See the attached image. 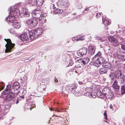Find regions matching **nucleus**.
<instances>
[{"label": "nucleus", "instance_id": "37998d69", "mask_svg": "<svg viewBox=\"0 0 125 125\" xmlns=\"http://www.w3.org/2000/svg\"><path fill=\"white\" fill-rule=\"evenodd\" d=\"M63 11L62 10L58 9V14H61L63 12Z\"/></svg>", "mask_w": 125, "mask_h": 125}, {"label": "nucleus", "instance_id": "c03bdc74", "mask_svg": "<svg viewBox=\"0 0 125 125\" xmlns=\"http://www.w3.org/2000/svg\"><path fill=\"white\" fill-rule=\"evenodd\" d=\"M9 31L10 32L11 34H14L15 33V32L13 29H10L9 30Z\"/></svg>", "mask_w": 125, "mask_h": 125}, {"label": "nucleus", "instance_id": "f8f14e48", "mask_svg": "<svg viewBox=\"0 0 125 125\" xmlns=\"http://www.w3.org/2000/svg\"><path fill=\"white\" fill-rule=\"evenodd\" d=\"M26 92V91L25 89L24 88L21 89L17 94V96H19L17 99H20V100L24 99V95Z\"/></svg>", "mask_w": 125, "mask_h": 125}, {"label": "nucleus", "instance_id": "6ab92c4d", "mask_svg": "<svg viewBox=\"0 0 125 125\" xmlns=\"http://www.w3.org/2000/svg\"><path fill=\"white\" fill-rule=\"evenodd\" d=\"M118 58L121 59L122 60H125V52H123L120 53V54H118L117 56Z\"/></svg>", "mask_w": 125, "mask_h": 125}, {"label": "nucleus", "instance_id": "a211bd4d", "mask_svg": "<svg viewBox=\"0 0 125 125\" xmlns=\"http://www.w3.org/2000/svg\"><path fill=\"white\" fill-rule=\"evenodd\" d=\"M20 85L17 82H16L14 83L13 85V87L14 90H17L20 88Z\"/></svg>", "mask_w": 125, "mask_h": 125}, {"label": "nucleus", "instance_id": "79ce46f5", "mask_svg": "<svg viewBox=\"0 0 125 125\" xmlns=\"http://www.w3.org/2000/svg\"><path fill=\"white\" fill-rule=\"evenodd\" d=\"M32 1V0H27L26 1V4L30 5Z\"/></svg>", "mask_w": 125, "mask_h": 125}, {"label": "nucleus", "instance_id": "ddd939ff", "mask_svg": "<svg viewBox=\"0 0 125 125\" xmlns=\"http://www.w3.org/2000/svg\"><path fill=\"white\" fill-rule=\"evenodd\" d=\"M87 52V49L85 47H83L78 51L77 52V54L78 56L81 57L83 55H86Z\"/></svg>", "mask_w": 125, "mask_h": 125}, {"label": "nucleus", "instance_id": "338daca9", "mask_svg": "<svg viewBox=\"0 0 125 125\" xmlns=\"http://www.w3.org/2000/svg\"><path fill=\"white\" fill-rule=\"evenodd\" d=\"M21 53V52H17L16 54H17L19 55Z\"/></svg>", "mask_w": 125, "mask_h": 125}, {"label": "nucleus", "instance_id": "bb28decb", "mask_svg": "<svg viewBox=\"0 0 125 125\" xmlns=\"http://www.w3.org/2000/svg\"><path fill=\"white\" fill-rule=\"evenodd\" d=\"M107 71V69L106 68L104 67L100 68L99 70V73L101 74L106 73Z\"/></svg>", "mask_w": 125, "mask_h": 125}, {"label": "nucleus", "instance_id": "bf43d9fd", "mask_svg": "<svg viewBox=\"0 0 125 125\" xmlns=\"http://www.w3.org/2000/svg\"><path fill=\"white\" fill-rule=\"evenodd\" d=\"M52 8L53 9H54L55 8H56L55 7L54 4H52Z\"/></svg>", "mask_w": 125, "mask_h": 125}, {"label": "nucleus", "instance_id": "e433bc0d", "mask_svg": "<svg viewBox=\"0 0 125 125\" xmlns=\"http://www.w3.org/2000/svg\"><path fill=\"white\" fill-rule=\"evenodd\" d=\"M103 22L105 26H108L109 25V21L106 20H104V21H103Z\"/></svg>", "mask_w": 125, "mask_h": 125}, {"label": "nucleus", "instance_id": "9b49d317", "mask_svg": "<svg viewBox=\"0 0 125 125\" xmlns=\"http://www.w3.org/2000/svg\"><path fill=\"white\" fill-rule=\"evenodd\" d=\"M18 15H14L10 14V15L7 17H6L5 20L9 23H13V21H15L16 19V18Z\"/></svg>", "mask_w": 125, "mask_h": 125}, {"label": "nucleus", "instance_id": "680f3d73", "mask_svg": "<svg viewBox=\"0 0 125 125\" xmlns=\"http://www.w3.org/2000/svg\"><path fill=\"white\" fill-rule=\"evenodd\" d=\"M78 83H79V84H80V85H81L83 83L82 82L79 81L78 82Z\"/></svg>", "mask_w": 125, "mask_h": 125}, {"label": "nucleus", "instance_id": "e2e57ef3", "mask_svg": "<svg viewBox=\"0 0 125 125\" xmlns=\"http://www.w3.org/2000/svg\"><path fill=\"white\" fill-rule=\"evenodd\" d=\"M54 82L56 83H57L58 82V80L57 79H55L54 80Z\"/></svg>", "mask_w": 125, "mask_h": 125}, {"label": "nucleus", "instance_id": "0e129e2a", "mask_svg": "<svg viewBox=\"0 0 125 125\" xmlns=\"http://www.w3.org/2000/svg\"><path fill=\"white\" fill-rule=\"evenodd\" d=\"M76 38H75L74 37H73V38L72 39V41H74L75 40H76Z\"/></svg>", "mask_w": 125, "mask_h": 125}, {"label": "nucleus", "instance_id": "a18cd8bd", "mask_svg": "<svg viewBox=\"0 0 125 125\" xmlns=\"http://www.w3.org/2000/svg\"><path fill=\"white\" fill-rule=\"evenodd\" d=\"M35 4V0H32V1L31 2V4H30V5L31 6H32Z\"/></svg>", "mask_w": 125, "mask_h": 125}, {"label": "nucleus", "instance_id": "2eb2a0df", "mask_svg": "<svg viewBox=\"0 0 125 125\" xmlns=\"http://www.w3.org/2000/svg\"><path fill=\"white\" fill-rule=\"evenodd\" d=\"M88 53L91 55L94 54L95 52V47L93 46H90L89 47Z\"/></svg>", "mask_w": 125, "mask_h": 125}, {"label": "nucleus", "instance_id": "4c0bfd02", "mask_svg": "<svg viewBox=\"0 0 125 125\" xmlns=\"http://www.w3.org/2000/svg\"><path fill=\"white\" fill-rule=\"evenodd\" d=\"M84 39V36H83L81 37H80L78 38H76V41H78L79 40H83Z\"/></svg>", "mask_w": 125, "mask_h": 125}, {"label": "nucleus", "instance_id": "0eeeda50", "mask_svg": "<svg viewBox=\"0 0 125 125\" xmlns=\"http://www.w3.org/2000/svg\"><path fill=\"white\" fill-rule=\"evenodd\" d=\"M38 22V20L35 18H31L28 19L26 21V23L30 28H33L37 24Z\"/></svg>", "mask_w": 125, "mask_h": 125}, {"label": "nucleus", "instance_id": "f03ea898", "mask_svg": "<svg viewBox=\"0 0 125 125\" xmlns=\"http://www.w3.org/2000/svg\"><path fill=\"white\" fill-rule=\"evenodd\" d=\"M15 99L14 93L12 92H10L5 97L4 102L12 104L15 103L16 100Z\"/></svg>", "mask_w": 125, "mask_h": 125}, {"label": "nucleus", "instance_id": "2f4dec72", "mask_svg": "<svg viewBox=\"0 0 125 125\" xmlns=\"http://www.w3.org/2000/svg\"><path fill=\"white\" fill-rule=\"evenodd\" d=\"M88 96H89V97L92 98H94L96 97V96L95 94H94V93H90V94H87Z\"/></svg>", "mask_w": 125, "mask_h": 125}, {"label": "nucleus", "instance_id": "09e8293b", "mask_svg": "<svg viewBox=\"0 0 125 125\" xmlns=\"http://www.w3.org/2000/svg\"><path fill=\"white\" fill-rule=\"evenodd\" d=\"M58 9H57L53 11V13L54 14H58Z\"/></svg>", "mask_w": 125, "mask_h": 125}, {"label": "nucleus", "instance_id": "7c9ffc66", "mask_svg": "<svg viewBox=\"0 0 125 125\" xmlns=\"http://www.w3.org/2000/svg\"><path fill=\"white\" fill-rule=\"evenodd\" d=\"M121 94H125V85H123L121 86Z\"/></svg>", "mask_w": 125, "mask_h": 125}, {"label": "nucleus", "instance_id": "3c124183", "mask_svg": "<svg viewBox=\"0 0 125 125\" xmlns=\"http://www.w3.org/2000/svg\"><path fill=\"white\" fill-rule=\"evenodd\" d=\"M121 45L122 49L125 51V45L121 44Z\"/></svg>", "mask_w": 125, "mask_h": 125}, {"label": "nucleus", "instance_id": "aec40b11", "mask_svg": "<svg viewBox=\"0 0 125 125\" xmlns=\"http://www.w3.org/2000/svg\"><path fill=\"white\" fill-rule=\"evenodd\" d=\"M76 63L75 66L77 68L81 67V66L83 65L81 59L77 60L76 62Z\"/></svg>", "mask_w": 125, "mask_h": 125}, {"label": "nucleus", "instance_id": "8fccbe9b", "mask_svg": "<svg viewBox=\"0 0 125 125\" xmlns=\"http://www.w3.org/2000/svg\"><path fill=\"white\" fill-rule=\"evenodd\" d=\"M82 7V6L81 4H79L77 6V8L78 9H80Z\"/></svg>", "mask_w": 125, "mask_h": 125}, {"label": "nucleus", "instance_id": "20e7f679", "mask_svg": "<svg viewBox=\"0 0 125 125\" xmlns=\"http://www.w3.org/2000/svg\"><path fill=\"white\" fill-rule=\"evenodd\" d=\"M93 60L94 61L91 62L90 63V64L98 67L99 65L104 62L105 59L102 57L99 56L98 57H93Z\"/></svg>", "mask_w": 125, "mask_h": 125}, {"label": "nucleus", "instance_id": "dca6fc26", "mask_svg": "<svg viewBox=\"0 0 125 125\" xmlns=\"http://www.w3.org/2000/svg\"><path fill=\"white\" fill-rule=\"evenodd\" d=\"M46 86L44 84H42L41 85L38 86L37 90L39 92H42L43 91H45Z\"/></svg>", "mask_w": 125, "mask_h": 125}, {"label": "nucleus", "instance_id": "052dcab7", "mask_svg": "<svg viewBox=\"0 0 125 125\" xmlns=\"http://www.w3.org/2000/svg\"><path fill=\"white\" fill-rule=\"evenodd\" d=\"M89 10V9L88 8H86L85 9V10H84L83 11V12H84L85 11H88Z\"/></svg>", "mask_w": 125, "mask_h": 125}, {"label": "nucleus", "instance_id": "412c9836", "mask_svg": "<svg viewBox=\"0 0 125 125\" xmlns=\"http://www.w3.org/2000/svg\"><path fill=\"white\" fill-rule=\"evenodd\" d=\"M81 59L83 65L87 64L89 61V59L88 57L82 58Z\"/></svg>", "mask_w": 125, "mask_h": 125}, {"label": "nucleus", "instance_id": "a19ab883", "mask_svg": "<svg viewBox=\"0 0 125 125\" xmlns=\"http://www.w3.org/2000/svg\"><path fill=\"white\" fill-rule=\"evenodd\" d=\"M4 110L5 111L7 109H8L10 108L9 106L8 105H7L4 106Z\"/></svg>", "mask_w": 125, "mask_h": 125}, {"label": "nucleus", "instance_id": "5701e85b", "mask_svg": "<svg viewBox=\"0 0 125 125\" xmlns=\"http://www.w3.org/2000/svg\"><path fill=\"white\" fill-rule=\"evenodd\" d=\"M93 87L92 86L91 87H87L85 89V91L86 92V96H88V94H90L91 93L93 90Z\"/></svg>", "mask_w": 125, "mask_h": 125}, {"label": "nucleus", "instance_id": "9d476101", "mask_svg": "<svg viewBox=\"0 0 125 125\" xmlns=\"http://www.w3.org/2000/svg\"><path fill=\"white\" fill-rule=\"evenodd\" d=\"M20 14L23 17L27 18L29 17L30 16V13L28 10L26 8L22 7L21 8Z\"/></svg>", "mask_w": 125, "mask_h": 125}, {"label": "nucleus", "instance_id": "13d9d810", "mask_svg": "<svg viewBox=\"0 0 125 125\" xmlns=\"http://www.w3.org/2000/svg\"><path fill=\"white\" fill-rule=\"evenodd\" d=\"M113 107V106L111 104H110L109 105V108L110 109L112 108Z\"/></svg>", "mask_w": 125, "mask_h": 125}, {"label": "nucleus", "instance_id": "393cba45", "mask_svg": "<svg viewBox=\"0 0 125 125\" xmlns=\"http://www.w3.org/2000/svg\"><path fill=\"white\" fill-rule=\"evenodd\" d=\"M44 0H36V5L37 6H42L44 3Z\"/></svg>", "mask_w": 125, "mask_h": 125}, {"label": "nucleus", "instance_id": "ea45409f", "mask_svg": "<svg viewBox=\"0 0 125 125\" xmlns=\"http://www.w3.org/2000/svg\"><path fill=\"white\" fill-rule=\"evenodd\" d=\"M101 52H98L96 54L94 57H98L99 56L101 57Z\"/></svg>", "mask_w": 125, "mask_h": 125}, {"label": "nucleus", "instance_id": "6e6d98bb", "mask_svg": "<svg viewBox=\"0 0 125 125\" xmlns=\"http://www.w3.org/2000/svg\"><path fill=\"white\" fill-rule=\"evenodd\" d=\"M108 52H110L111 53L112 52V49L111 48H110V49H108Z\"/></svg>", "mask_w": 125, "mask_h": 125}, {"label": "nucleus", "instance_id": "1a4fd4ad", "mask_svg": "<svg viewBox=\"0 0 125 125\" xmlns=\"http://www.w3.org/2000/svg\"><path fill=\"white\" fill-rule=\"evenodd\" d=\"M77 88L75 84H68L66 86L65 88L68 92L74 93L75 92V89Z\"/></svg>", "mask_w": 125, "mask_h": 125}, {"label": "nucleus", "instance_id": "39448f33", "mask_svg": "<svg viewBox=\"0 0 125 125\" xmlns=\"http://www.w3.org/2000/svg\"><path fill=\"white\" fill-rule=\"evenodd\" d=\"M103 94H105V96L107 98L110 99L113 96V94L110 88L108 87H105L102 90Z\"/></svg>", "mask_w": 125, "mask_h": 125}, {"label": "nucleus", "instance_id": "49530a36", "mask_svg": "<svg viewBox=\"0 0 125 125\" xmlns=\"http://www.w3.org/2000/svg\"><path fill=\"white\" fill-rule=\"evenodd\" d=\"M95 38L96 39L98 40H101V37L97 36H96Z\"/></svg>", "mask_w": 125, "mask_h": 125}, {"label": "nucleus", "instance_id": "473e14b6", "mask_svg": "<svg viewBox=\"0 0 125 125\" xmlns=\"http://www.w3.org/2000/svg\"><path fill=\"white\" fill-rule=\"evenodd\" d=\"M70 55L69 54L66 53L64 54H63L62 56V58L63 60L66 59L67 58L69 57Z\"/></svg>", "mask_w": 125, "mask_h": 125}, {"label": "nucleus", "instance_id": "f704fd0d", "mask_svg": "<svg viewBox=\"0 0 125 125\" xmlns=\"http://www.w3.org/2000/svg\"><path fill=\"white\" fill-rule=\"evenodd\" d=\"M103 66H104V68H105L107 69L110 67V64H109V63L107 62L104 63L103 64Z\"/></svg>", "mask_w": 125, "mask_h": 125}, {"label": "nucleus", "instance_id": "4d7b16f0", "mask_svg": "<svg viewBox=\"0 0 125 125\" xmlns=\"http://www.w3.org/2000/svg\"><path fill=\"white\" fill-rule=\"evenodd\" d=\"M42 17H45V16H46L47 15L46 14H44L43 13L42 14Z\"/></svg>", "mask_w": 125, "mask_h": 125}, {"label": "nucleus", "instance_id": "de8ad7c7", "mask_svg": "<svg viewBox=\"0 0 125 125\" xmlns=\"http://www.w3.org/2000/svg\"><path fill=\"white\" fill-rule=\"evenodd\" d=\"M104 115L105 116L104 119L105 120L107 119V114L106 113V111H105L104 114Z\"/></svg>", "mask_w": 125, "mask_h": 125}, {"label": "nucleus", "instance_id": "69168bd1", "mask_svg": "<svg viewBox=\"0 0 125 125\" xmlns=\"http://www.w3.org/2000/svg\"><path fill=\"white\" fill-rule=\"evenodd\" d=\"M107 121H105V122H106L107 123H109L110 121L109 120H107Z\"/></svg>", "mask_w": 125, "mask_h": 125}, {"label": "nucleus", "instance_id": "72a5a7b5", "mask_svg": "<svg viewBox=\"0 0 125 125\" xmlns=\"http://www.w3.org/2000/svg\"><path fill=\"white\" fill-rule=\"evenodd\" d=\"M109 76L110 78L111 79L113 80L114 79V77H115L114 73L113 72H111L109 75Z\"/></svg>", "mask_w": 125, "mask_h": 125}, {"label": "nucleus", "instance_id": "603ef678", "mask_svg": "<svg viewBox=\"0 0 125 125\" xmlns=\"http://www.w3.org/2000/svg\"><path fill=\"white\" fill-rule=\"evenodd\" d=\"M101 14L99 13H96V16L97 17H99L101 16Z\"/></svg>", "mask_w": 125, "mask_h": 125}, {"label": "nucleus", "instance_id": "a878e982", "mask_svg": "<svg viewBox=\"0 0 125 125\" xmlns=\"http://www.w3.org/2000/svg\"><path fill=\"white\" fill-rule=\"evenodd\" d=\"M115 75L116 77L118 79L122 75L121 72L120 70H117L115 72Z\"/></svg>", "mask_w": 125, "mask_h": 125}, {"label": "nucleus", "instance_id": "774afa93", "mask_svg": "<svg viewBox=\"0 0 125 125\" xmlns=\"http://www.w3.org/2000/svg\"><path fill=\"white\" fill-rule=\"evenodd\" d=\"M87 84H89L90 85H92V84L91 83H90V82H88L87 83Z\"/></svg>", "mask_w": 125, "mask_h": 125}, {"label": "nucleus", "instance_id": "f3484780", "mask_svg": "<svg viewBox=\"0 0 125 125\" xmlns=\"http://www.w3.org/2000/svg\"><path fill=\"white\" fill-rule=\"evenodd\" d=\"M60 4L61 6L63 7H66L68 6L69 2L68 1L65 0H62L60 3Z\"/></svg>", "mask_w": 125, "mask_h": 125}, {"label": "nucleus", "instance_id": "b1692460", "mask_svg": "<svg viewBox=\"0 0 125 125\" xmlns=\"http://www.w3.org/2000/svg\"><path fill=\"white\" fill-rule=\"evenodd\" d=\"M96 94L98 97L101 98H104L105 96V94H103V93H102L100 91L97 92Z\"/></svg>", "mask_w": 125, "mask_h": 125}, {"label": "nucleus", "instance_id": "864d4df0", "mask_svg": "<svg viewBox=\"0 0 125 125\" xmlns=\"http://www.w3.org/2000/svg\"><path fill=\"white\" fill-rule=\"evenodd\" d=\"M4 88V87L3 85H2V86H0V91L2 90Z\"/></svg>", "mask_w": 125, "mask_h": 125}, {"label": "nucleus", "instance_id": "c9c22d12", "mask_svg": "<svg viewBox=\"0 0 125 125\" xmlns=\"http://www.w3.org/2000/svg\"><path fill=\"white\" fill-rule=\"evenodd\" d=\"M48 81L45 79H42L41 80L40 82L41 83H40V84L41 85L42 84H46L47 83Z\"/></svg>", "mask_w": 125, "mask_h": 125}, {"label": "nucleus", "instance_id": "4be33fe9", "mask_svg": "<svg viewBox=\"0 0 125 125\" xmlns=\"http://www.w3.org/2000/svg\"><path fill=\"white\" fill-rule=\"evenodd\" d=\"M20 38L21 40L23 42L26 41L27 40L28 37L27 35L26 34H21L20 36Z\"/></svg>", "mask_w": 125, "mask_h": 125}, {"label": "nucleus", "instance_id": "cd10ccee", "mask_svg": "<svg viewBox=\"0 0 125 125\" xmlns=\"http://www.w3.org/2000/svg\"><path fill=\"white\" fill-rule=\"evenodd\" d=\"M12 25L16 29H18L21 26V24L19 22H16L14 23L13 22L12 24Z\"/></svg>", "mask_w": 125, "mask_h": 125}, {"label": "nucleus", "instance_id": "c756f323", "mask_svg": "<svg viewBox=\"0 0 125 125\" xmlns=\"http://www.w3.org/2000/svg\"><path fill=\"white\" fill-rule=\"evenodd\" d=\"M10 92H10V90L9 87L8 88H7L2 92V94L4 95L6 94H8Z\"/></svg>", "mask_w": 125, "mask_h": 125}, {"label": "nucleus", "instance_id": "423d86ee", "mask_svg": "<svg viewBox=\"0 0 125 125\" xmlns=\"http://www.w3.org/2000/svg\"><path fill=\"white\" fill-rule=\"evenodd\" d=\"M7 42V43L5 45L6 48L5 50V52H10L11 50H12L15 44L12 43L11 40L10 39H4Z\"/></svg>", "mask_w": 125, "mask_h": 125}, {"label": "nucleus", "instance_id": "5fc2aeb1", "mask_svg": "<svg viewBox=\"0 0 125 125\" xmlns=\"http://www.w3.org/2000/svg\"><path fill=\"white\" fill-rule=\"evenodd\" d=\"M122 80L124 83L125 84V76L122 77Z\"/></svg>", "mask_w": 125, "mask_h": 125}, {"label": "nucleus", "instance_id": "c85d7f7f", "mask_svg": "<svg viewBox=\"0 0 125 125\" xmlns=\"http://www.w3.org/2000/svg\"><path fill=\"white\" fill-rule=\"evenodd\" d=\"M117 81L115 80V81L112 86L114 88L117 89H119V86L117 84Z\"/></svg>", "mask_w": 125, "mask_h": 125}, {"label": "nucleus", "instance_id": "f257e3e1", "mask_svg": "<svg viewBox=\"0 0 125 125\" xmlns=\"http://www.w3.org/2000/svg\"><path fill=\"white\" fill-rule=\"evenodd\" d=\"M43 30L42 28H40L36 30L29 31V37L31 39L33 40L37 38L42 34Z\"/></svg>", "mask_w": 125, "mask_h": 125}, {"label": "nucleus", "instance_id": "7ed1b4c3", "mask_svg": "<svg viewBox=\"0 0 125 125\" xmlns=\"http://www.w3.org/2000/svg\"><path fill=\"white\" fill-rule=\"evenodd\" d=\"M22 3H20L16 5L11 7L10 9V14L14 15H18L20 14V9L22 8Z\"/></svg>", "mask_w": 125, "mask_h": 125}, {"label": "nucleus", "instance_id": "4468645a", "mask_svg": "<svg viewBox=\"0 0 125 125\" xmlns=\"http://www.w3.org/2000/svg\"><path fill=\"white\" fill-rule=\"evenodd\" d=\"M108 40L113 45L115 46H117L119 44V43L116 39L112 36L108 37Z\"/></svg>", "mask_w": 125, "mask_h": 125}, {"label": "nucleus", "instance_id": "6e6552de", "mask_svg": "<svg viewBox=\"0 0 125 125\" xmlns=\"http://www.w3.org/2000/svg\"><path fill=\"white\" fill-rule=\"evenodd\" d=\"M42 14V11L39 9H36L35 10L32 12V15L33 17L37 19L40 18Z\"/></svg>", "mask_w": 125, "mask_h": 125}, {"label": "nucleus", "instance_id": "58836bf2", "mask_svg": "<svg viewBox=\"0 0 125 125\" xmlns=\"http://www.w3.org/2000/svg\"><path fill=\"white\" fill-rule=\"evenodd\" d=\"M69 63L68 64V66H71L73 65V61L71 59H70V60L69 61Z\"/></svg>", "mask_w": 125, "mask_h": 125}]
</instances>
